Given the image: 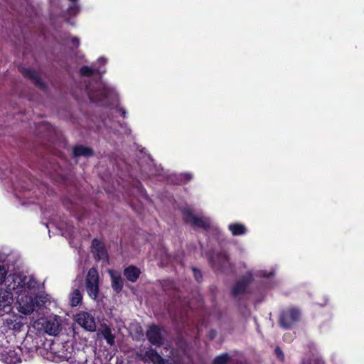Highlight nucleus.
Masks as SVG:
<instances>
[{
  "label": "nucleus",
  "mask_w": 364,
  "mask_h": 364,
  "mask_svg": "<svg viewBox=\"0 0 364 364\" xmlns=\"http://www.w3.org/2000/svg\"><path fill=\"white\" fill-rule=\"evenodd\" d=\"M193 277L198 282H201L203 280V275L200 269L196 267L192 268Z\"/></svg>",
  "instance_id": "393cba45"
},
{
  "label": "nucleus",
  "mask_w": 364,
  "mask_h": 364,
  "mask_svg": "<svg viewBox=\"0 0 364 364\" xmlns=\"http://www.w3.org/2000/svg\"><path fill=\"white\" fill-rule=\"evenodd\" d=\"M274 354L279 360H284V354L280 347H276V348L274 349Z\"/></svg>",
  "instance_id": "a878e982"
},
{
  "label": "nucleus",
  "mask_w": 364,
  "mask_h": 364,
  "mask_svg": "<svg viewBox=\"0 0 364 364\" xmlns=\"http://www.w3.org/2000/svg\"><path fill=\"white\" fill-rule=\"evenodd\" d=\"M186 176L188 177V179L191 178V175H190V174H186Z\"/></svg>",
  "instance_id": "2f4dec72"
},
{
  "label": "nucleus",
  "mask_w": 364,
  "mask_h": 364,
  "mask_svg": "<svg viewBox=\"0 0 364 364\" xmlns=\"http://www.w3.org/2000/svg\"><path fill=\"white\" fill-rule=\"evenodd\" d=\"M210 263L217 271H223L229 265V256L225 252H220L210 257Z\"/></svg>",
  "instance_id": "0eeeda50"
},
{
  "label": "nucleus",
  "mask_w": 364,
  "mask_h": 364,
  "mask_svg": "<svg viewBox=\"0 0 364 364\" xmlns=\"http://www.w3.org/2000/svg\"><path fill=\"white\" fill-rule=\"evenodd\" d=\"M89 98L92 102L97 105H103L107 98V92L105 90H97L95 92H89Z\"/></svg>",
  "instance_id": "2eb2a0df"
},
{
  "label": "nucleus",
  "mask_w": 364,
  "mask_h": 364,
  "mask_svg": "<svg viewBox=\"0 0 364 364\" xmlns=\"http://www.w3.org/2000/svg\"><path fill=\"white\" fill-rule=\"evenodd\" d=\"M12 298L8 291H0V310L10 305Z\"/></svg>",
  "instance_id": "aec40b11"
},
{
  "label": "nucleus",
  "mask_w": 364,
  "mask_h": 364,
  "mask_svg": "<svg viewBox=\"0 0 364 364\" xmlns=\"http://www.w3.org/2000/svg\"><path fill=\"white\" fill-rule=\"evenodd\" d=\"M301 315V311L297 307L293 306L283 310L279 317L280 326L284 329L291 328L299 321Z\"/></svg>",
  "instance_id": "f03ea898"
},
{
  "label": "nucleus",
  "mask_w": 364,
  "mask_h": 364,
  "mask_svg": "<svg viewBox=\"0 0 364 364\" xmlns=\"http://www.w3.org/2000/svg\"><path fill=\"white\" fill-rule=\"evenodd\" d=\"M124 282L120 275L112 277V287L116 293H119L123 288Z\"/></svg>",
  "instance_id": "412c9836"
},
{
  "label": "nucleus",
  "mask_w": 364,
  "mask_h": 364,
  "mask_svg": "<svg viewBox=\"0 0 364 364\" xmlns=\"http://www.w3.org/2000/svg\"><path fill=\"white\" fill-rule=\"evenodd\" d=\"M80 11V6L77 3H71L68 9V13L70 16H75Z\"/></svg>",
  "instance_id": "b1692460"
},
{
  "label": "nucleus",
  "mask_w": 364,
  "mask_h": 364,
  "mask_svg": "<svg viewBox=\"0 0 364 364\" xmlns=\"http://www.w3.org/2000/svg\"><path fill=\"white\" fill-rule=\"evenodd\" d=\"M71 3H77V0H69Z\"/></svg>",
  "instance_id": "7c9ffc66"
},
{
  "label": "nucleus",
  "mask_w": 364,
  "mask_h": 364,
  "mask_svg": "<svg viewBox=\"0 0 364 364\" xmlns=\"http://www.w3.org/2000/svg\"><path fill=\"white\" fill-rule=\"evenodd\" d=\"M77 323L85 329L93 331L95 329V322L93 317L89 313H81L77 316Z\"/></svg>",
  "instance_id": "9d476101"
},
{
  "label": "nucleus",
  "mask_w": 364,
  "mask_h": 364,
  "mask_svg": "<svg viewBox=\"0 0 364 364\" xmlns=\"http://www.w3.org/2000/svg\"><path fill=\"white\" fill-rule=\"evenodd\" d=\"M30 78L33 84L42 90L48 89L47 84L42 80L41 77L35 70L24 68V77Z\"/></svg>",
  "instance_id": "9b49d317"
},
{
  "label": "nucleus",
  "mask_w": 364,
  "mask_h": 364,
  "mask_svg": "<svg viewBox=\"0 0 364 364\" xmlns=\"http://www.w3.org/2000/svg\"><path fill=\"white\" fill-rule=\"evenodd\" d=\"M102 336L106 340V342L109 346H113L114 344L115 336L112 333L111 328L105 326L101 330Z\"/></svg>",
  "instance_id": "a211bd4d"
},
{
  "label": "nucleus",
  "mask_w": 364,
  "mask_h": 364,
  "mask_svg": "<svg viewBox=\"0 0 364 364\" xmlns=\"http://www.w3.org/2000/svg\"><path fill=\"white\" fill-rule=\"evenodd\" d=\"M86 291L92 299H96L99 293V274L96 268H90L85 278Z\"/></svg>",
  "instance_id": "7ed1b4c3"
},
{
  "label": "nucleus",
  "mask_w": 364,
  "mask_h": 364,
  "mask_svg": "<svg viewBox=\"0 0 364 364\" xmlns=\"http://www.w3.org/2000/svg\"><path fill=\"white\" fill-rule=\"evenodd\" d=\"M71 43L76 48L79 47L80 46V40L77 37H73L71 38Z\"/></svg>",
  "instance_id": "c85d7f7f"
},
{
  "label": "nucleus",
  "mask_w": 364,
  "mask_h": 364,
  "mask_svg": "<svg viewBox=\"0 0 364 364\" xmlns=\"http://www.w3.org/2000/svg\"><path fill=\"white\" fill-rule=\"evenodd\" d=\"M217 335V331L214 329H211L208 333V338L210 341L215 338Z\"/></svg>",
  "instance_id": "cd10ccee"
},
{
  "label": "nucleus",
  "mask_w": 364,
  "mask_h": 364,
  "mask_svg": "<svg viewBox=\"0 0 364 364\" xmlns=\"http://www.w3.org/2000/svg\"><path fill=\"white\" fill-rule=\"evenodd\" d=\"M82 299V295L78 289H74L70 294V304L72 306H77L81 302Z\"/></svg>",
  "instance_id": "6ab92c4d"
},
{
  "label": "nucleus",
  "mask_w": 364,
  "mask_h": 364,
  "mask_svg": "<svg viewBox=\"0 0 364 364\" xmlns=\"http://www.w3.org/2000/svg\"><path fill=\"white\" fill-rule=\"evenodd\" d=\"M92 252L97 261L107 259L108 254L105 244L99 239L94 238L92 241Z\"/></svg>",
  "instance_id": "6e6552de"
},
{
  "label": "nucleus",
  "mask_w": 364,
  "mask_h": 364,
  "mask_svg": "<svg viewBox=\"0 0 364 364\" xmlns=\"http://www.w3.org/2000/svg\"><path fill=\"white\" fill-rule=\"evenodd\" d=\"M40 282L34 277V276H26L24 275V290L27 289L31 293L37 294H45L44 292H37L40 289Z\"/></svg>",
  "instance_id": "f8f14e48"
},
{
  "label": "nucleus",
  "mask_w": 364,
  "mask_h": 364,
  "mask_svg": "<svg viewBox=\"0 0 364 364\" xmlns=\"http://www.w3.org/2000/svg\"><path fill=\"white\" fill-rule=\"evenodd\" d=\"M48 301L46 294H37L33 297H30L24 304V316L33 315L34 321L31 326H28V332L24 336V341L30 337V333L36 331V334H48L57 336L61 331V323L57 316L44 317V309Z\"/></svg>",
  "instance_id": "f257e3e1"
},
{
  "label": "nucleus",
  "mask_w": 364,
  "mask_h": 364,
  "mask_svg": "<svg viewBox=\"0 0 364 364\" xmlns=\"http://www.w3.org/2000/svg\"><path fill=\"white\" fill-rule=\"evenodd\" d=\"M80 74L84 77H91L94 75V70L87 65H83L80 68Z\"/></svg>",
  "instance_id": "5701e85b"
},
{
  "label": "nucleus",
  "mask_w": 364,
  "mask_h": 364,
  "mask_svg": "<svg viewBox=\"0 0 364 364\" xmlns=\"http://www.w3.org/2000/svg\"><path fill=\"white\" fill-rule=\"evenodd\" d=\"M252 280V277L251 274L240 278L232 288V296L235 297L240 294H244Z\"/></svg>",
  "instance_id": "1a4fd4ad"
},
{
  "label": "nucleus",
  "mask_w": 364,
  "mask_h": 364,
  "mask_svg": "<svg viewBox=\"0 0 364 364\" xmlns=\"http://www.w3.org/2000/svg\"><path fill=\"white\" fill-rule=\"evenodd\" d=\"M73 157H91L94 156V151L92 148L83 145H75L73 148Z\"/></svg>",
  "instance_id": "ddd939ff"
},
{
  "label": "nucleus",
  "mask_w": 364,
  "mask_h": 364,
  "mask_svg": "<svg viewBox=\"0 0 364 364\" xmlns=\"http://www.w3.org/2000/svg\"><path fill=\"white\" fill-rule=\"evenodd\" d=\"M3 358L6 364H18L21 363V356L15 350H9L3 355Z\"/></svg>",
  "instance_id": "dca6fc26"
},
{
  "label": "nucleus",
  "mask_w": 364,
  "mask_h": 364,
  "mask_svg": "<svg viewBox=\"0 0 364 364\" xmlns=\"http://www.w3.org/2000/svg\"><path fill=\"white\" fill-rule=\"evenodd\" d=\"M137 358L144 363L151 361L153 364H166V360L158 353L156 349L150 348L145 353H137Z\"/></svg>",
  "instance_id": "423d86ee"
},
{
  "label": "nucleus",
  "mask_w": 364,
  "mask_h": 364,
  "mask_svg": "<svg viewBox=\"0 0 364 364\" xmlns=\"http://www.w3.org/2000/svg\"><path fill=\"white\" fill-rule=\"evenodd\" d=\"M184 222L194 228H199L205 230L210 229L209 219L195 215L191 209H184L182 211Z\"/></svg>",
  "instance_id": "20e7f679"
},
{
  "label": "nucleus",
  "mask_w": 364,
  "mask_h": 364,
  "mask_svg": "<svg viewBox=\"0 0 364 364\" xmlns=\"http://www.w3.org/2000/svg\"><path fill=\"white\" fill-rule=\"evenodd\" d=\"M228 230L231 232L233 236H240L245 235L247 232L246 227L241 223H235L228 225Z\"/></svg>",
  "instance_id": "f3484780"
},
{
  "label": "nucleus",
  "mask_w": 364,
  "mask_h": 364,
  "mask_svg": "<svg viewBox=\"0 0 364 364\" xmlns=\"http://www.w3.org/2000/svg\"><path fill=\"white\" fill-rule=\"evenodd\" d=\"M140 274V269L134 265H129L124 269V277L128 281L133 283L136 282Z\"/></svg>",
  "instance_id": "4468645a"
},
{
  "label": "nucleus",
  "mask_w": 364,
  "mask_h": 364,
  "mask_svg": "<svg viewBox=\"0 0 364 364\" xmlns=\"http://www.w3.org/2000/svg\"><path fill=\"white\" fill-rule=\"evenodd\" d=\"M146 336L149 342L156 347H161L164 343L161 328L156 324L149 326L146 332Z\"/></svg>",
  "instance_id": "39448f33"
},
{
  "label": "nucleus",
  "mask_w": 364,
  "mask_h": 364,
  "mask_svg": "<svg viewBox=\"0 0 364 364\" xmlns=\"http://www.w3.org/2000/svg\"><path fill=\"white\" fill-rule=\"evenodd\" d=\"M119 112L124 118L127 117V112L124 108H119Z\"/></svg>",
  "instance_id": "c756f323"
},
{
  "label": "nucleus",
  "mask_w": 364,
  "mask_h": 364,
  "mask_svg": "<svg viewBox=\"0 0 364 364\" xmlns=\"http://www.w3.org/2000/svg\"><path fill=\"white\" fill-rule=\"evenodd\" d=\"M231 360V357L228 353H223L215 357L212 361V364H227Z\"/></svg>",
  "instance_id": "4be33fe9"
},
{
  "label": "nucleus",
  "mask_w": 364,
  "mask_h": 364,
  "mask_svg": "<svg viewBox=\"0 0 364 364\" xmlns=\"http://www.w3.org/2000/svg\"><path fill=\"white\" fill-rule=\"evenodd\" d=\"M7 271L4 267V265H0V284H1L6 277Z\"/></svg>",
  "instance_id": "bb28decb"
}]
</instances>
